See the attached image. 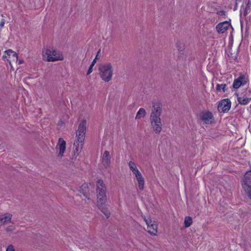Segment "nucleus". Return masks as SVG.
<instances>
[{"instance_id": "f257e3e1", "label": "nucleus", "mask_w": 251, "mask_h": 251, "mask_svg": "<svg viewBox=\"0 0 251 251\" xmlns=\"http://www.w3.org/2000/svg\"><path fill=\"white\" fill-rule=\"evenodd\" d=\"M162 105L160 102L152 103V109L150 116V121L153 131L159 134L162 130V123L160 116L162 112Z\"/></svg>"}, {"instance_id": "2f4dec72", "label": "nucleus", "mask_w": 251, "mask_h": 251, "mask_svg": "<svg viewBox=\"0 0 251 251\" xmlns=\"http://www.w3.org/2000/svg\"><path fill=\"white\" fill-rule=\"evenodd\" d=\"M24 63V60H20L19 61V64H22Z\"/></svg>"}, {"instance_id": "f3484780", "label": "nucleus", "mask_w": 251, "mask_h": 251, "mask_svg": "<svg viewBox=\"0 0 251 251\" xmlns=\"http://www.w3.org/2000/svg\"><path fill=\"white\" fill-rule=\"evenodd\" d=\"M138 181V187L140 190H143L144 188L145 180L144 178L142 176V174L137 175L135 176Z\"/></svg>"}, {"instance_id": "393cba45", "label": "nucleus", "mask_w": 251, "mask_h": 251, "mask_svg": "<svg viewBox=\"0 0 251 251\" xmlns=\"http://www.w3.org/2000/svg\"><path fill=\"white\" fill-rule=\"evenodd\" d=\"M176 47H177V50L179 51H182L184 49L183 46L182 45H181V44L180 43H177L176 44Z\"/></svg>"}, {"instance_id": "c756f323", "label": "nucleus", "mask_w": 251, "mask_h": 251, "mask_svg": "<svg viewBox=\"0 0 251 251\" xmlns=\"http://www.w3.org/2000/svg\"><path fill=\"white\" fill-rule=\"evenodd\" d=\"M88 184L87 183H84L82 185L81 189H82V190H83V188H88Z\"/></svg>"}, {"instance_id": "cd10ccee", "label": "nucleus", "mask_w": 251, "mask_h": 251, "mask_svg": "<svg viewBox=\"0 0 251 251\" xmlns=\"http://www.w3.org/2000/svg\"><path fill=\"white\" fill-rule=\"evenodd\" d=\"M93 71V66H90L88 70V71L87 72V75H90Z\"/></svg>"}, {"instance_id": "39448f33", "label": "nucleus", "mask_w": 251, "mask_h": 251, "mask_svg": "<svg viewBox=\"0 0 251 251\" xmlns=\"http://www.w3.org/2000/svg\"><path fill=\"white\" fill-rule=\"evenodd\" d=\"M43 57L49 62H54L58 60H63L64 57L60 52L53 49H47L43 51Z\"/></svg>"}, {"instance_id": "6ab92c4d", "label": "nucleus", "mask_w": 251, "mask_h": 251, "mask_svg": "<svg viewBox=\"0 0 251 251\" xmlns=\"http://www.w3.org/2000/svg\"><path fill=\"white\" fill-rule=\"evenodd\" d=\"M192 219L190 216H187L184 219V226L185 227H189L192 224Z\"/></svg>"}, {"instance_id": "9b49d317", "label": "nucleus", "mask_w": 251, "mask_h": 251, "mask_svg": "<svg viewBox=\"0 0 251 251\" xmlns=\"http://www.w3.org/2000/svg\"><path fill=\"white\" fill-rule=\"evenodd\" d=\"M201 119L206 124H211L214 120V117L210 111L203 113L201 116Z\"/></svg>"}, {"instance_id": "ddd939ff", "label": "nucleus", "mask_w": 251, "mask_h": 251, "mask_svg": "<svg viewBox=\"0 0 251 251\" xmlns=\"http://www.w3.org/2000/svg\"><path fill=\"white\" fill-rule=\"evenodd\" d=\"M111 156L109 152L107 151H104L102 156V163L105 167H108L110 164Z\"/></svg>"}, {"instance_id": "72a5a7b5", "label": "nucleus", "mask_w": 251, "mask_h": 251, "mask_svg": "<svg viewBox=\"0 0 251 251\" xmlns=\"http://www.w3.org/2000/svg\"><path fill=\"white\" fill-rule=\"evenodd\" d=\"M6 230V231H9V229H8V228H7Z\"/></svg>"}, {"instance_id": "c85d7f7f", "label": "nucleus", "mask_w": 251, "mask_h": 251, "mask_svg": "<svg viewBox=\"0 0 251 251\" xmlns=\"http://www.w3.org/2000/svg\"><path fill=\"white\" fill-rule=\"evenodd\" d=\"M97 56H98V54L96 55L95 58L93 60V61L91 63V64L90 65V66H92L93 67L94 65L95 64V63H96V59L97 58Z\"/></svg>"}, {"instance_id": "0eeeda50", "label": "nucleus", "mask_w": 251, "mask_h": 251, "mask_svg": "<svg viewBox=\"0 0 251 251\" xmlns=\"http://www.w3.org/2000/svg\"><path fill=\"white\" fill-rule=\"evenodd\" d=\"M144 221L148 226V232L152 235H155L157 230V226L154 223V222H152V220L149 218L147 219L146 217L144 218Z\"/></svg>"}, {"instance_id": "f03ea898", "label": "nucleus", "mask_w": 251, "mask_h": 251, "mask_svg": "<svg viewBox=\"0 0 251 251\" xmlns=\"http://www.w3.org/2000/svg\"><path fill=\"white\" fill-rule=\"evenodd\" d=\"M86 131V121L83 120L79 125L78 129L76 132V140L74 142L75 151L78 152L79 148L82 149L83 147L84 141L85 138Z\"/></svg>"}, {"instance_id": "423d86ee", "label": "nucleus", "mask_w": 251, "mask_h": 251, "mask_svg": "<svg viewBox=\"0 0 251 251\" xmlns=\"http://www.w3.org/2000/svg\"><path fill=\"white\" fill-rule=\"evenodd\" d=\"M231 107V101L228 99L221 100L218 105V110L220 113L227 112Z\"/></svg>"}, {"instance_id": "aec40b11", "label": "nucleus", "mask_w": 251, "mask_h": 251, "mask_svg": "<svg viewBox=\"0 0 251 251\" xmlns=\"http://www.w3.org/2000/svg\"><path fill=\"white\" fill-rule=\"evenodd\" d=\"M251 10V1L249 0L246 5V8L244 12V16H247L250 12Z\"/></svg>"}, {"instance_id": "20e7f679", "label": "nucleus", "mask_w": 251, "mask_h": 251, "mask_svg": "<svg viewBox=\"0 0 251 251\" xmlns=\"http://www.w3.org/2000/svg\"><path fill=\"white\" fill-rule=\"evenodd\" d=\"M99 75L101 79L105 82H108L112 78L113 69L110 63L101 65L99 68Z\"/></svg>"}, {"instance_id": "2eb2a0df", "label": "nucleus", "mask_w": 251, "mask_h": 251, "mask_svg": "<svg viewBox=\"0 0 251 251\" xmlns=\"http://www.w3.org/2000/svg\"><path fill=\"white\" fill-rule=\"evenodd\" d=\"M4 52L7 54L9 58L12 59L13 61L17 62L18 61V54L12 50L9 49L5 51ZM11 61V60H10L9 62H10Z\"/></svg>"}, {"instance_id": "a211bd4d", "label": "nucleus", "mask_w": 251, "mask_h": 251, "mask_svg": "<svg viewBox=\"0 0 251 251\" xmlns=\"http://www.w3.org/2000/svg\"><path fill=\"white\" fill-rule=\"evenodd\" d=\"M146 111L145 110V109H144L143 108H141L139 109V110L137 112L136 117H135V119H140L142 117H145L146 116Z\"/></svg>"}, {"instance_id": "dca6fc26", "label": "nucleus", "mask_w": 251, "mask_h": 251, "mask_svg": "<svg viewBox=\"0 0 251 251\" xmlns=\"http://www.w3.org/2000/svg\"><path fill=\"white\" fill-rule=\"evenodd\" d=\"M251 100V98H249L245 95H241L240 96L237 97V100L238 102L242 105L247 104Z\"/></svg>"}, {"instance_id": "1a4fd4ad", "label": "nucleus", "mask_w": 251, "mask_h": 251, "mask_svg": "<svg viewBox=\"0 0 251 251\" xmlns=\"http://www.w3.org/2000/svg\"><path fill=\"white\" fill-rule=\"evenodd\" d=\"M230 25L231 23L226 21L218 24L216 26V29L218 33H223L227 30Z\"/></svg>"}, {"instance_id": "9d476101", "label": "nucleus", "mask_w": 251, "mask_h": 251, "mask_svg": "<svg viewBox=\"0 0 251 251\" xmlns=\"http://www.w3.org/2000/svg\"><path fill=\"white\" fill-rule=\"evenodd\" d=\"M66 143L65 141L61 138H59L58 140V143L56 147V149H59V152L58 155L59 157H62L63 154L66 151Z\"/></svg>"}, {"instance_id": "4be33fe9", "label": "nucleus", "mask_w": 251, "mask_h": 251, "mask_svg": "<svg viewBox=\"0 0 251 251\" xmlns=\"http://www.w3.org/2000/svg\"><path fill=\"white\" fill-rule=\"evenodd\" d=\"M100 208H99L100 211L105 215L106 218H108L110 216V213L107 208L103 207V205L101 206H100Z\"/></svg>"}, {"instance_id": "7ed1b4c3", "label": "nucleus", "mask_w": 251, "mask_h": 251, "mask_svg": "<svg viewBox=\"0 0 251 251\" xmlns=\"http://www.w3.org/2000/svg\"><path fill=\"white\" fill-rule=\"evenodd\" d=\"M96 194L97 197V206L99 208L105 204L107 201L106 188L103 181L99 179L96 182Z\"/></svg>"}, {"instance_id": "412c9836", "label": "nucleus", "mask_w": 251, "mask_h": 251, "mask_svg": "<svg viewBox=\"0 0 251 251\" xmlns=\"http://www.w3.org/2000/svg\"><path fill=\"white\" fill-rule=\"evenodd\" d=\"M226 84H218L216 85V89L218 92L222 90V91L223 92H225L227 90L226 89Z\"/></svg>"}, {"instance_id": "f704fd0d", "label": "nucleus", "mask_w": 251, "mask_h": 251, "mask_svg": "<svg viewBox=\"0 0 251 251\" xmlns=\"http://www.w3.org/2000/svg\"><path fill=\"white\" fill-rule=\"evenodd\" d=\"M100 52V50H99L98 52V54Z\"/></svg>"}, {"instance_id": "f8f14e48", "label": "nucleus", "mask_w": 251, "mask_h": 251, "mask_svg": "<svg viewBox=\"0 0 251 251\" xmlns=\"http://www.w3.org/2000/svg\"><path fill=\"white\" fill-rule=\"evenodd\" d=\"M12 215L8 213H5L3 215H0V225H4L8 223H12Z\"/></svg>"}, {"instance_id": "bb28decb", "label": "nucleus", "mask_w": 251, "mask_h": 251, "mask_svg": "<svg viewBox=\"0 0 251 251\" xmlns=\"http://www.w3.org/2000/svg\"><path fill=\"white\" fill-rule=\"evenodd\" d=\"M6 251H15L13 246L12 245H9L7 247Z\"/></svg>"}, {"instance_id": "b1692460", "label": "nucleus", "mask_w": 251, "mask_h": 251, "mask_svg": "<svg viewBox=\"0 0 251 251\" xmlns=\"http://www.w3.org/2000/svg\"><path fill=\"white\" fill-rule=\"evenodd\" d=\"M226 12L224 10H220L217 12V14L219 16H225Z\"/></svg>"}, {"instance_id": "a878e982", "label": "nucleus", "mask_w": 251, "mask_h": 251, "mask_svg": "<svg viewBox=\"0 0 251 251\" xmlns=\"http://www.w3.org/2000/svg\"><path fill=\"white\" fill-rule=\"evenodd\" d=\"M132 173L135 175V176H137V175L139 176V175L141 174V173L139 172V171L137 168L132 170Z\"/></svg>"}, {"instance_id": "7c9ffc66", "label": "nucleus", "mask_w": 251, "mask_h": 251, "mask_svg": "<svg viewBox=\"0 0 251 251\" xmlns=\"http://www.w3.org/2000/svg\"><path fill=\"white\" fill-rule=\"evenodd\" d=\"M5 24L4 20H2L1 22L0 23V26L1 27H2Z\"/></svg>"}, {"instance_id": "473e14b6", "label": "nucleus", "mask_w": 251, "mask_h": 251, "mask_svg": "<svg viewBox=\"0 0 251 251\" xmlns=\"http://www.w3.org/2000/svg\"><path fill=\"white\" fill-rule=\"evenodd\" d=\"M83 195H84V197H86V198H87L88 200H89V199H89V198H87V195H86L85 193H84V194H83Z\"/></svg>"}, {"instance_id": "4468645a", "label": "nucleus", "mask_w": 251, "mask_h": 251, "mask_svg": "<svg viewBox=\"0 0 251 251\" xmlns=\"http://www.w3.org/2000/svg\"><path fill=\"white\" fill-rule=\"evenodd\" d=\"M242 186L249 198L251 200V184H248V181L242 182Z\"/></svg>"}, {"instance_id": "5701e85b", "label": "nucleus", "mask_w": 251, "mask_h": 251, "mask_svg": "<svg viewBox=\"0 0 251 251\" xmlns=\"http://www.w3.org/2000/svg\"><path fill=\"white\" fill-rule=\"evenodd\" d=\"M128 166L132 172L133 169H135L137 168L135 164L132 161H129L128 163Z\"/></svg>"}, {"instance_id": "6e6552de", "label": "nucleus", "mask_w": 251, "mask_h": 251, "mask_svg": "<svg viewBox=\"0 0 251 251\" xmlns=\"http://www.w3.org/2000/svg\"><path fill=\"white\" fill-rule=\"evenodd\" d=\"M247 83V81L245 76L244 75H241L234 80L232 87L233 88L237 89L240 86L245 85Z\"/></svg>"}]
</instances>
